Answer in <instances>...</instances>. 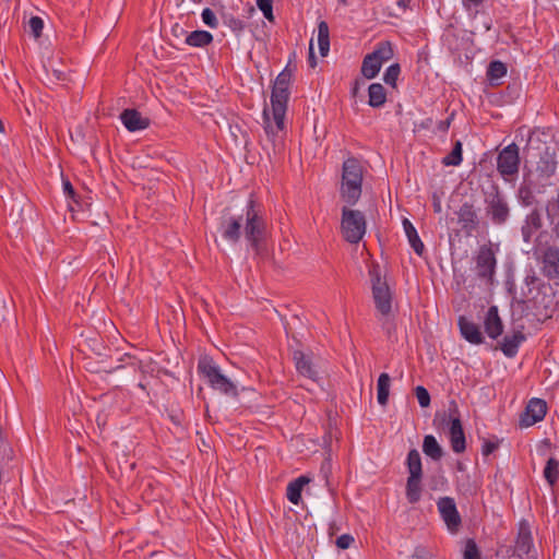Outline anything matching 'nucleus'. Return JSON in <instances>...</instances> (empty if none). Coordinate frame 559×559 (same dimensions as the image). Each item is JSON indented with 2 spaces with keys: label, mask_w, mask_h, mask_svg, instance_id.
<instances>
[{
  "label": "nucleus",
  "mask_w": 559,
  "mask_h": 559,
  "mask_svg": "<svg viewBox=\"0 0 559 559\" xmlns=\"http://www.w3.org/2000/svg\"><path fill=\"white\" fill-rule=\"evenodd\" d=\"M354 543V537L349 534H343L336 538V546L341 549H347Z\"/></svg>",
  "instance_id": "45"
},
{
  "label": "nucleus",
  "mask_w": 559,
  "mask_h": 559,
  "mask_svg": "<svg viewBox=\"0 0 559 559\" xmlns=\"http://www.w3.org/2000/svg\"><path fill=\"white\" fill-rule=\"evenodd\" d=\"M364 167L359 159L348 157L343 162L340 186L341 200L349 205L357 204L362 192Z\"/></svg>",
  "instance_id": "2"
},
{
  "label": "nucleus",
  "mask_w": 559,
  "mask_h": 559,
  "mask_svg": "<svg viewBox=\"0 0 559 559\" xmlns=\"http://www.w3.org/2000/svg\"><path fill=\"white\" fill-rule=\"evenodd\" d=\"M415 394L420 407H428L430 405V394L426 388L423 385L416 386Z\"/></svg>",
  "instance_id": "43"
},
{
  "label": "nucleus",
  "mask_w": 559,
  "mask_h": 559,
  "mask_svg": "<svg viewBox=\"0 0 559 559\" xmlns=\"http://www.w3.org/2000/svg\"><path fill=\"white\" fill-rule=\"evenodd\" d=\"M309 64L311 68H314L317 66V60H316V57H314V52H313V45H312V39L310 40V45H309Z\"/></svg>",
  "instance_id": "51"
},
{
  "label": "nucleus",
  "mask_w": 559,
  "mask_h": 559,
  "mask_svg": "<svg viewBox=\"0 0 559 559\" xmlns=\"http://www.w3.org/2000/svg\"><path fill=\"white\" fill-rule=\"evenodd\" d=\"M28 27L35 38L40 37L44 28L43 19L39 16H32L28 21Z\"/></svg>",
  "instance_id": "40"
},
{
  "label": "nucleus",
  "mask_w": 559,
  "mask_h": 559,
  "mask_svg": "<svg viewBox=\"0 0 559 559\" xmlns=\"http://www.w3.org/2000/svg\"><path fill=\"white\" fill-rule=\"evenodd\" d=\"M222 20L223 24L237 36L241 35L246 28L245 22L231 14H223Z\"/></svg>",
  "instance_id": "35"
},
{
  "label": "nucleus",
  "mask_w": 559,
  "mask_h": 559,
  "mask_svg": "<svg viewBox=\"0 0 559 559\" xmlns=\"http://www.w3.org/2000/svg\"><path fill=\"white\" fill-rule=\"evenodd\" d=\"M257 7L267 21H274L273 0H257Z\"/></svg>",
  "instance_id": "39"
},
{
  "label": "nucleus",
  "mask_w": 559,
  "mask_h": 559,
  "mask_svg": "<svg viewBox=\"0 0 559 559\" xmlns=\"http://www.w3.org/2000/svg\"><path fill=\"white\" fill-rule=\"evenodd\" d=\"M121 368H122V366L119 365V366H117L115 368H111L108 372H115V371H117V370H119Z\"/></svg>",
  "instance_id": "56"
},
{
  "label": "nucleus",
  "mask_w": 559,
  "mask_h": 559,
  "mask_svg": "<svg viewBox=\"0 0 559 559\" xmlns=\"http://www.w3.org/2000/svg\"><path fill=\"white\" fill-rule=\"evenodd\" d=\"M450 443L453 452L462 453L466 449L465 444V436L462 427L461 419L459 416H455L451 419L450 428Z\"/></svg>",
  "instance_id": "21"
},
{
  "label": "nucleus",
  "mask_w": 559,
  "mask_h": 559,
  "mask_svg": "<svg viewBox=\"0 0 559 559\" xmlns=\"http://www.w3.org/2000/svg\"><path fill=\"white\" fill-rule=\"evenodd\" d=\"M464 559H479V551L474 540L469 539L466 543L464 550Z\"/></svg>",
  "instance_id": "44"
},
{
  "label": "nucleus",
  "mask_w": 559,
  "mask_h": 559,
  "mask_svg": "<svg viewBox=\"0 0 559 559\" xmlns=\"http://www.w3.org/2000/svg\"><path fill=\"white\" fill-rule=\"evenodd\" d=\"M391 378L388 373H380L377 381V400L381 406L388 404L390 394Z\"/></svg>",
  "instance_id": "31"
},
{
  "label": "nucleus",
  "mask_w": 559,
  "mask_h": 559,
  "mask_svg": "<svg viewBox=\"0 0 559 559\" xmlns=\"http://www.w3.org/2000/svg\"><path fill=\"white\" fill-rule=\"evenodd\" d=\"M520 197L523 201V204L530 205L532 203V193L527 188H520Z\"/></svg>",
  "instance_id": "46"
},
{
  "label": "nucleus",
  "mask_w": 559,
  "mask_h": 559,
  "mask_svg": "<svg viewBox=\"0 0 559 559\" xmlns=\"http://www.w3.org/2000/svg\"><path fill=\"white\" fill-rule=\"evenodd\" d=\"M543 274L549 280H559V248L549 247L543 255Z\"/></svg>",
  "instance_id": "19"
},
{
  "label": "nucleus",
  "mask_w": 559,
  "mask_h": 559,
  "mask_svg": "<svg viewBox=\"0 0 559 559\" xmlns=\"http://www.w3.org/2000/svg\"><path fill=\"white\" fill-rule=\"evenodd\" d=\"M198 372L206 380L207 384L224 395L238 396L237 385L222 373L219 367L212 358L203 357L198 362Z\"/></svg>",
  "instance_id": "3"
},
{
  "label": "nucleus",
  "mask_w": 559,
  "mask_h": 559,
  "mask_svg": "<svg viewBox=\"0 0 559 559\" xmlns=\"http://www.w3.org/2000/svg\"><path fill=\"white\" fill-rule=\"evenodd\" d=\"M507 74V67L501 61H491L488 67L487 75L490 80H498Z\"/></svg>",
  "instance_id": "37"
},
{
  "label": "nucleus",
  "mask_w": 559,
  "mask_h": 559,
  "mask_svg": "<svg viewBox=\"0 0 559 559\" xmlns=\"http://www.w3.org/2000/svg\"><path fill=\"white\" fill-rule=\"evenodd\" d=\"M4 131V126L2 123V121L0 120V132H3Z\"/></svg>",
  "instance_id": "57"
},
{
  "label": "nucleus",
  "mask_w": 559,
  "mask_h": 559,
  "mask_svg": "<svg viewBox=\"0 0 559 559\" xmlns=\"http://www.w3.org/2000/svg\"><path fill=\"white\" fill-rule=\"evenodd\" d=\"M386 102V92L381 83H372L368 87V105L381 108Z\"/></svg>",
  "instance_id": "27"
},
{
  "label": "nucleus",
  "mask_w": 559,
  "mask_h": 559,
  "mask_svg": "<svg viewBox=\"0 0 559 559\" xmlns=\"http://www.w3.org/2000/svg\"><path fill=\"white\" fill-rule=\"evenodd\" d=\"M519 165V147L515 143L509 144L498 154L497 169L503 178L518 174Z\"/></svg>",
  "instance_id": "12"
},
{
  "label": "nucleus",
  "mask_w": 559,
  "mask_h": 559,
  "mask_svg": "<svg viewBox=\"0 0 559 559\" xmlns=\"http://www.w3.org/2000/svg\"><path fill=\"white\" fill-rule=\"evenodd\" d=\"M485 204L486 215L495 225H503L508 221L510 209L506 197L498 189L486 195Z\"/></svg>",
  "instance_id": "9"
},
{
  "label": "nucleus",
  "mask_w": 559,
  "mask_h": 559,
  "mask_svg": "<svg viewBox=\"0 0 559 559\" xmlns=\"http://www.w3.org/2000/svg\"><path fill=\"white\" fill-rule=\"evenodd\" d=\"M294 360L297 371L311 380H316L318 377L317 370L313 368L310 359L302 352L294 353Z\"/></svg>",
  "instance_id": "26"
},
{
  "label": "nucleus",
  "mask_w": 559,
  "mask_h": 559,
  "mask_svg": "<svg viewBox=\"0 0 559 559\" xmlns=\"http://www.w3.org/2000/svg\"><path fill=\"white\" fill-rule=\"evenodd\" d=\"M289 97V90L287 88H272L271 108L272 114L281 121V116H285L287 109V102Z\"/></svg>",
  "instance_id": "22"
},
{
  "label": "nucleus",
  "mask_w": 559,
  "mask_h": 559,
  "mask_svg": "<svg viewBox=\"0 0 559 559\" xmlns=\"http://www.w3.org/2000/svg\"><path fill=\"white\" fill-rule=\"evenodd\" d=\"M474 262L477 277L491 284L497 269L496 251L490 245L480 246L474 257Z\"/></svg>",
  "instance_id": "8"
},
{
  "label": "nucleus",
  "mask_w": 559,
  "mask_h": 559,
  "mask_svg": "<svg viewBox=\"0 0 559 559\" xmlns=\"http://www.w3.org/2000/svg\"><path fill=\"white\" fill-rule=\"evenodd\" d=\"M478 488V484L469 475L462 476L456 483V490L465 497L475 496Z\"/></svg>",
  "instance_id": "33"
},
{
  "label": "nucleus",
  "mask_w": 559,
  "mask_h": 559,
  "mask_svg": "<svg viewBox=\"0 0 559 559\" xmlns=\"http://www.w3.org/2000/svg\"><path fill=\"white\" fill-rule=\"evenodd\" d=\"M340 1H341L342 3H344V4L346 3V0H340Z\"/></svg>",
  "instance_id": "59"
},
{
  "label": "nucleus",
  "mask_w": 559,
  "mask_h": 559,
  "mask_svg": "<svg viewBox=\"0 0 559 559\" xmlns=\"http://www.w3.org/2000/svg\"><path fill=\"white\" fill-rule=\"evenodd\" d=\"M423 452L433 461H440L443 456V449L432 435L424 437Z\"/></svg>",
  "instance_id": "29"
},
{
  "label": "nucleus",
  "mask_w": 559,
  "mask_h": 559,
  "mask_svg": "<svg viewBox=\"0 0 559 559\" xmlns=\"http://www.w3.org/2000/svg\"><path fill=\"white\" fill-rule=\"evenodd\" d=\"M341 230L344 239L349 243H358L367 230V221L361 211L345 205L342 209Z\"/></svg>",
  "instance_id": "6"
},
{
  "label": "nucleus",
  "mask_w": 559,
  "mask_h": 559,
  "mask_svg": "<svg viewBox=\"0 0 559 559\" xmlns=\"http://www.w3.org/2000/svg\"><path fill=\"white\" fill-rule=\"evenodd\" d=\"M403 228H404L405 235H406L408 242H409L411 247L413 248V250L418 255H421L425 251V246H424L423 241L420 240L414 225L407 218H404L403 219Z\"/></svg>",
  "instance_id": "30"
},
{
  "label": "nucleus",
  "mask_w": 559,
  "mask_h": 559,
  "mask_svg": "<svg viewBox=\"0 0 559 559\" xmlns=\"http://www.w3.org/2000/svg\"><path fill=\"white\" fill-rule=\"evenodd\" d=\"M409 3V0H399L397 5L405 9L407 4Z\"/></svg>",
  "instance_id": "54"
},
{
  "label": "nucleus",
  "mask_w": 559,
  "mask_h": 559,
  "mask_svg": "<svg viewBox=\"0 0 559 559\" xmlns=\"http://www.w3.org/2000/svg\"><path fill=\"white\" fill-rule=\"evenodd\" d=\"M547 414V404L544 400L533 397L528 401L524 412L521 414L519 425L521 428H528L542 421Z\"/></svg>",
  "instance_id": "13"
},
{
  "label": "nucleus",
  "mask_w": 559,
  "mask_h": 559,
  "mask_svg": "<svg viewBox=\"0 0 559 559\" xmlns=\"http://www.w3.org/2000/svg\"><path fill=\"white\" fill-rule=\"evenodd\" d=\"M284 118L285 116H281L280 123V120L276 119L275 115L272 114V117H270L267 109L265 108L263 110L264 131L267 139L273 144L274 152H276V150H280V147L282 146L283 132L285 128Z\"/></svg>",
  "instance_id": "14"
},
{
  "label": "nucleus",
  "mask_w": 559,
  "mask_h": 559,
  "mask_svg": "<svg viewBox=\"0 0 559 559\" xmlns=\"http://www.w3.org/2000/svg\"><path fill=\"white\" fill-rule=\"evenodd\" d=\"M449 412H450L451 415L452 414L457 415L459 412H457V405H456L455 401H451L450 402Z\"/></svg>",
  "instance_id": "52"
},
{
  "label": "nucleus",
  "mask_w": 559,
  "mask_h": 559,
  "mask_svg": "<svg viewBox=\"0 0 559 559\" xmlns=\"http://www.w3.org/2000/svg\"><path fill=\"white\" fill-rule=\"evenodd\" d=\"M543 227V217L539 210H532L524 218L521 234L525 243H531L534 235Z\"/></svg>",
  "instance_id": "17"
},
{
  "label": "nucleus",
  "mask_w": 559,
  "mask_h": 559,
  "mask_svg": "<svg viewBox=\"0 0 559 559\" xmlns=\"http://www.w3.org/2000/svg\"><path fill=\"white\" fill-rule=\"evenodd\" d=\"M484 329L488 337L497 340L503 333V323L497 306H490L484 318Z\"/></svg>",
  "instance_id": "16"
},
{
  "label": "nucleus",
  "mask_w": 559,
  "mask_h": 559,
  "mask_svg": "<svg viewBox=\"0 0 559 559\" xmlns=\"http://www.w3.org/2000/svg\"><path fill=\"white\" fill-rule=\"evenodd\" d=\"M461 335L471 344L479 345L484 343V336L479 326L465 317H460L457 321Z\"/></svg>",
  "instance_id": "20"
},
{
  "label": "nucleus",
  "mask_w": 559,
  "mask_h": 559,
  "mask_svg": "<svg viewBox=\"0 0 559 559\" xmlns=\"http://www.w3.org/2000/svg\"><path fill=\"white\" fill-rule=\"evenodd\" d=\"M456 215L459 224L467 235H471L478 228L479 218L473 204L468 202L463 203L456 212Z\"/></svg>",
  "instance_id": "15"
},
{
  "label": "nucleus",
  "mask_w": 559,
  "mask_h": 559,
  "mask_svg": "<svg viewBox=\"0 0 559 559\" xmlns=\"http://www.w3.org/2000/svg\"><path fill=\"white\" fill-rule=\"evenodd\" d=\"M62 187H63V192H64V194H66L68 198L74 199V197H75V191H74V188H73V186L71 185V182H70L69 180H63V182H62Z\"/></svg>",
  "instance_id": "47"
},
{
  "label": "nucleus",
  "mask_w": 559,
  "mask_h": 559,
  "mask_svg": "<svg viewBox=\"0 0 559 559\" xmlns=\"http://www.w3.org/2000/svg\"><path fill=\"white\" fill-rule=\"evenodd\" d=\"M525 341V335L518 331L511 335H506L501 343V350L508 358H513L519 352L520 345Z\"/></svg>",
  "instance_id": "24"
},
{
  "label": "nucleus",
  "mask_w": 559,
  "mask_h": 559,
  "mask_svg": "<svg viewBox=\"0 0 559 559\" xmlns=\"http://www.w3.org/2000/svg\"><path fill=\"white\" fill-rule=\"evenodd\" d=\"M393 57V49L389 41L379 43L371 53L365 56L361 63V74L371 80L378 75L382 64Z\"/></svg>",
  "instance_id": "7"
},
{
  "label": "nucleus",
  "mask_w": 559,
  "mask_h": 559,
  "mask_svg": "<svg viewBox=\"0 0 559 559\" xmlns=\"http://www.w3.org/2000/svg\"><path fill=\"white\" fill-rule=\"evenodd\" d=\"M441 210V206L438 204L436 205V211L439 212Z\"/></svg>",
  "instance_id": "58"
},
{
  "label": "nucleus",
  "mask_w": 559,
  "mask_h": 559,
  "mask_svg": "<svg viewBox=\"0 0 559 559\" xmlns=\"http://www.w3.org/2000/svg\"><path fill=\"white\" fill-rule=\"evenodd\" d=\"M365 82L364 80L356 79L352 86V95L357 96L359 90L364 86Z\"/></svg>",
  "instance_id": "50"
},
{
  "label": "nucleus",
  "mask_w": 559,
  "mask_h": 559,
  "mask_svg": "<svg viewBox=\"0 0 559 559\" xmlns=\"http://www.w3.org/2000/svg\"><path fill=\"white\" fill-rule=\"evenodd\" d=\"M318 46L320 55L325 57L330 51V32L325 21H321L318 25Z\"/></svg>",
  "instance_id": "32"
},
{
  "label": "nucleus",
  "mask_w": 559,
  "mask_h": 559,
  "mask_svg": "<svg viewBox=\"0 0 559 559\" xmlns=\"http://www.w3.org/2000/svg\"><path fill=\"white\" fill-rule=\"evenodd\" d=\"M438 512L450 533H456L462 524L461 515L452 497H441L437 501Z\"/></svg>",
  "instance_id": "11"
},
{
  "label": "nucleus",
  "mask_w": 559,
  "mask_h": 559,
  "mask_svg": "<svg viewBox=\"0 0 559 559\" xmlns=\"http://www.w3.org/2000/svg\"><path fill=\"white\" fill-rule=\"evenodd\" d=\"M310 483V478L307 476H299L292 480L286 488V497L293 504H299L301 501V492L304 487Z\"/></svg>",
  "instance_id": "25"
},
{
  "label": "nucleus",
  "mask_w": 559,
  "mask_h": 559,
  "mask_svg": "<svg viewBox=\"0 0 559 559\" xmlns=\"http://www.w3.org/2000/svg\"><path fill=\"white\" fill-rule=\"evenodd\" d=\"M498 448V444L492 441H486L483 444L481 452L484 455L491 454L496 449Z\"/></svg>",
  "instance_id": "48"
},
{
  "label": "nucleus",
  "mask_w": 559,
  "mask_h": 559,
  "mask_svg": "<svg viewBox=\"0 0 559 559\" xmlns=\"http://www.w3.org/2000/svg\"><path fill=\"white\" fill-rule=\"evenodd\" d=\"M213 41V35L207 31H193L187 34L185 43L190 47L204 48Z\"/></svg>",
  "instance_id": "28"
},
{
  "label": "nucleus",
  "mask_w": 559,
  "mask_h": 559,
  "mask_svg": "<svg viewBox=\"0 0 559 559\" xmlns=\"http://www.w3.org/2000/svg\"><path fill=\"white\" fill-rule=\"evenodd\" d=\"M468 2L475 4V5H478L483 2V0H467Z\"/></svg>",
  "instance_id": "55"
},
{
  "label": "nucleus",
  "mask_w": 559,
  "mask_h": 559,
  "mask_svg": "<svg viewBox=\"0 0 559 559\" xmlns=\"http://www.w3.org/2000/svg\"><path fill=\"white\" fill-rule=\"evenodd\" d=\"M544 477L550 486L559 479V461L555 457L548 459L544 468Z\"/></svg>",
  "instance_id": "34"
},
{
  "label": "nucleus",
  "mask_w": 559,
  "mask_h": 559,
  "mask_svg": "<svg viewBox=\"0 0 559 559\" xmlns=\"http://www.w3.org/2000/svg\"><path fill=\"white\" fill-rule=\"evenodd\" d=\"M401 72V68L399 63H393L390 67L386 68L384 74H383V81L391 86L396 85V81L399 79Z\"/></svg>",
  "instance_id": "38"
},
{
  "label": "nucleus",
  "mask_w": 559,
  "mask_h": 559,
  "mask_svg": "<svg viewBox=\"0 0 559 559\" xmlns=\"http://www.w3.org/2000/svg\"><path fill=\"white\" fill-rule=\"evenodd\" d=\"M552 233H554L555 237L559 240V217H558V222L554 223Z\"/></svg>",
  "instance_id": "53"
},
{
  "label": "nucleus",
  "mask_w": 559,
  "mask_h": 559,
  "mask_svg": "<svg viewBox=\"0 0 559 559\" xmlns=\"http://www.w3.org/2000/svg\"><path fill=\"white\" fill-rule=\"evenodd\" d=\"M372 299L377 311L380 313V320H383L384 325L392 311V293L388 283L381 278L380 269L374 265L369 271Z\"/></svg>",
  "instance_id": "4"
},
{
  "label": "nucleus",
  "mask_w": 559,
  "mask_h": 559,
  "mask_svg": "<svg viewBox=\"0 0 559 559\" xmlns=\"http://www.w3.org/2000/svg\"><path fill=\"white\" fill-rule=\"evenodd\" d=\"M201 17L206 26L211 28H216L218 26L217 17L210 8H205L202 10Z\"/></svg>",
  "instance_id": "42"
},
{
  "label": "nucleus",
  "mask_w": 559,
  "mask_h": 559,
  "mask_svg": "<svg viewBox=\"0 0 559 559\" xmlns=\"http://www.w3.org/2000/svg\"><path fill=\"white\" fill-rule=\"evenodd\" d=\"M430 554L424 548L416 549L415 554L412 556V559H430Z\"/></svg>",
  "instance_id": "49"
},
{
  "label": "nucleus",
  "mask_w": 559,
  "mask_h": 559,
  "mask_svg": "<svg viewBox=\"0 0 559 559\" xmlns=\"http://www.w3.org/2000/svg\"><path fill=\"white\" fill-rule=\"evenodd\" d=\"M120 120L130 132L141 131L150 126V119L143 117L136 109H124L120 114Z\"/></svg>",
  "instance_id": "18"
},
{
  "label": "nucleus",
  "mask_w": 559,
  "mask_h": 559,
  "mask_svg": "<svg viewBox=\"0 0 559 559\" xmlns=\"http://www.w3.org/2000/svg\"><path fill=\"white\" fill-rule=\"evenodd\" d=\"M405 465L408 471L406 479L405 496L409 503L415 504L421 498L423 463L417 449L407 453Z\"/></svg>",
  "instance_id": "5"
},
{
  "label": "nucleus",
  "mask_w": 559,
  "mask_h": 559,
  "mask_svg": "<svg viewBox=\"0 0 559 559\" xmlns=\"http://www.w3.org/2000/svg\"><path fill=\"white\" fill-rule=\"evenodd\" d=\"M557 170V159L556 154L554 152H549L547 147L543 155H540L539 160L536 165V171L539 177L548 179L556 174Z\"/></svg>",
  "instance_id": "23"
},
{
  "label": "nucleus",
  "mask_w": 559,
  "mask_h": 559,
  "mask_svg": "<svg viewBox=\"0 0 559 559\" xmlns=\"http://www.w3.org/2000/svg\"><path fill=\"white\" fill-rule=\"evenodd\" d=\"M510 559H537L531 526L526 520L519 523L518 536Z\"/></svg>",
  "instance_id": "10"
},
{
  "label": "nucleus",
  "mask_w": 559,
  "mask_h": 559,
  "mask_svg": "<svg viewBox=\"0 0 559 559\" xmlns=\"http://www.w3.org/2000/svg\"><path fill=\"white\" fill-rule=\"evenodd\" d=\"M292 73L287 69L283 70L277 78L275 79L273 87L276 88H287L289 90Z\"/></svg>",
  "instance_id": "41"
},
{
  "label": "nucleus",
  "mask_w": 559,
  "mask_h": 559,
  "mask_svg": "<svg viewBox=\"0 0 559 559\" xmlns=\"http://www.w3.org/2000/svg\"><path fill=\"white\" fill-rule=\"evenodd\" d=\"M218 231L229 243H237L243 235L248 246L260 253L267 236V221L262 204L250 195L240 215L226 213L221 217Z\"/></svg>",
  "instance_id": "1"
},
{
  "label": "nucleus",
  "mask_w": 559,
  "mask_h": 559,
  "mask_svg": "<svg viewBox=\"0 0 559 559\" xmlns=\"http://www.w3.org/2000/svg\"><path fill=\"white\" fill-rule=\"evenodd\" d=\"M462 143L456 141L450 154L442 159V164L445 166H459L462 163Z\"/></svg>",
  "instance_id": "36"
}]
</instances>
